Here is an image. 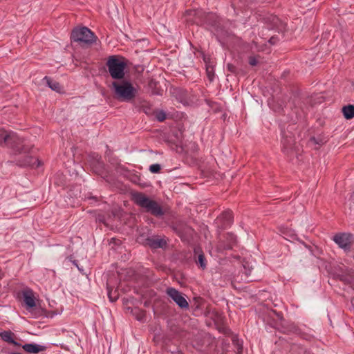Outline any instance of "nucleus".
I'll return each instance as SVG.
<instances>
[{"mask_svg":"<svg viewBox=\"0 0 354 354\" xmlns=\"http://www.w3.org/2000/svg\"><path fill=\"white\" fill-rule=\"evenodd\" d=\"M5 145L13 149L17 154L26 153L31 149V147L24 143V140L19 138L15 133L10 132L3 135Z\"/></svg>","mask_w":354,"mask_h":354,"instance_id":"nucleus-5","label":"nucleus"},{"mask_svg":"<svg viewBox=\"0 0 354 354\" xmlns=\"http://www.w3.org/2000/svg\"><path fill=\"white\" fill-rule=\"evenodd\" d=\"M112 87L115 99L120 102H133L136 99L138 90L127 80H122L120 82H113Z\"/></svg>","mask_w":354,"mask_h":354,"instance_id":"nucleus-3","label":"nucleus"},{"mask_svg":"<svg viewBox=\"0 0 354 354\" xmlns=\"http://www.w3.org/2000/svg\"><path fill=\"white\" fill-rule=\"evenodd\" d=\"M219 219L222 221L223 229L230 226L233 222V213L231 210L224 211L220 216Z\"/></svg>","mask_w":354,"mask_h":354,"instance_id":"nucleus-15","label":"nucleus"},{"mask_svg":"<svg viewBox=\"0 0 354 354\" xmlns=\"http://www.w3.org/2000/svg\"><path fill=\"white\" fill-rule=\"evenodd\" d=\"M30 150L26 153L19 154V156L15 159L16 164L19 167H32L37 163V167L39 166L40 162L38 159L34 158L30 154Z\"/></svg>","mask_w":354,"mask_h":354,"instance_id":"nucleus-9","label":"nucleus"},{"mask_svg":"<svg viewBox=\"0 0 354 354\" xmlns=\"http://www.w3.org/2000/svg\"><path fill=\"white\" fill-rule=\"evenodd\" d=\"M281 144L282 151L287 156H291L294 151L298 150V146L296 145L295 137L290 131L283 132Z\"/></svg>","mask_w":354,"mask_h":354,"instance_id":"nucleus-7","label":"nucleus"},{"mask_svg":"<svg viewBox=\"0 0 354 354\" xmlns=\"http://www.w3.org/2000/svg\"><path fill=\"white\" fill-rule=\"evenodd\" d=\"M145 244L152 249L165 248L167 245V241L157 236H149L145 239Z\"/></svg>","mask_w":354,"mask_h":354,"instance_id":"nucleus-13","label":"nucleus"},{"mask_svg":"<svg viewBox=\"0 0 354 354\" xmlns=\"http://www.w3.org/2000/svg\"><path fill=\"white\" fill-rule=\"evenodd\" d=\"M22 295L26 309L32 313L35 310L34 308L36 307L35 297L33 291L30 289H27L23 291Z\"/></svg>","mask_w":354,"mask_h":354,"instance_id":"nucleus-12","label":"nucleus"},{"mask_svg":"<svg viewBox=\"0 0 354 354\" xmlns=\"http://www.w3.org/2000/svg\"><path fill=\"white\" fill-rule=\"evenodd\" d=\"M296 347H297V346H296V345H292V346H291V348H291L290 351H295V348Z\"/></svg>","mask_w":354,"mask_h":354,"instance_id":"nucleus-35","label":"nucleus"},{"mask_svg":"<svg viewBox=\"0 0 354 354\" xmlns=\"http://www.w3.org/2000/svg\"><path fill=\"white\" fill-rule=\"evenodd\" d=\"M232 344L236 348V354H241L243 351V344L237 336L234 335L232 337Z\"/></svg>","mask_w":354,"mask_h":354,"instance_id":"nucleus-21","label":"nucleus"},{"mask_svg":"<svg viewBox=\"0 0 354 354\" xmlns=\"http://www.w3.org/2000/svg\"><path fill=\"white\" fill-rule=\"evenodd\" d=\"M342 112L346 120L353 119L354 118V105L348 104L344 106L342 109Z\"/></svg>","mask_w":354,"mask_h":354,"instance_id":"nucleus-18","label":"nucleus"},{"mask_svg":"<svg viewBox=\"0 0 354 354\" xmlns=\"http://www.w3.org/2000/svg\"><path fill=\"white\" fill-rule=\"evenodd\" d=\"M248 62L251 66H256L258 64V60L256 57L250 56L248 59Z\"/></svg>","mask_w":354,"mask_h":354,"instance_id":"nucleus-31","label":"nucleus"},{"mask_svg":"<svg viewBox=\"0 0 354 354\" xmlns=\"http://www.w3.org/2000/svg\"><path fill=\"white\" fill-rule=\"evenodd\" d=\"M96 36L87 27L74 28L71 34V41L78 42L81 45H91L96 41Z\"/></svg>","mask_w":354,"mask_h":354,"instance_id":"nucleus-4","label":"nucleus"},{"mask_svg":"<svg viewBox=\"0 0 354 354\" xmlns=\"http://www.w3.org/2000/svg\"><path fill=\"white\" fill-rule=\"evenodd\" d=\"M0 337L4 342L8 343L10 345L12 346L13 351H12L10 354H21L22 351L29 353H38L39 352H42L46 351V346L43 345L36 344H26L24 345H21L20 343L17 342L16 339H17L15 334L12 333L11 330H4L0 333Z\"/></svg>","mask_w":354,"mask_h":354,"instance_id":"nucleus-1","label":"nucleus"},{"mask_svg":"<svg viewBox=\"0 0 354 354\" xmlns=\"http://www.w3.org/2000/svg\"><path fill=\"white\" fill-rule=\"evenodd\" d=\"M161 170V166L159 164H153L149 166V171L152 174H158Z\"/></svg>","mask_w":354,"mask_h":354,"instance_id":"nucleus-24","label":"nucleus"},{"mask_svg":"<svg viewBox=\"0 0 354 354\" xmlns=\"http://www.w3.org/2000/svg\"><path fill=\"white\" fill-rule=\"evenodd\" d=\"M166 293L180 308H188L187 301L178 290L174 288H168Z\"/></svg>","mask_w":354,"mask_h":354,"instance_id":"nucleus-10","label":"nucleus"},{"mask_svg":"<svg viewBox=\"0 0 354 354\" xmlns=\"http://www.w3.org/2000/svg\"><path fill=\"white\" fill-rule=\"evenodd\" d=\"M333 241L345 251L350 250L354 241L353 236L350 233L337 234L333 236Z\"/></svg>","mask_w":354,"mask_h":354,"instance_id":"nucleus-8","label":"nucleus"},{"mask_svg":"<svg viewBox=\"0 0 354 354\" xmlns=\"http://www.w3.org/2000/svg\"><path fill=\"white\" fill-rule=\"evenodd\" d=\"M226 244L223 245L224 250H231L236 243V236L232 233H227L225 235Z\"/></svg>","mask_w":354,"mask_h":354,"instance_id":"nucleus-17","label":"nucleus"},{"mask_svg":"<svg viewBox=\"0 0 354 354\" xmlns=\"http://www.w3.org/2000/svg\"><path fill=\"white\" fill-rule=\"evenodd\" d=\"M196 263L200 265V267L205 270L207 267L206 259L203 253H201L198 256V259L196 261Z\"/></svg>","mask_w":354,"mask_h":354,"instance_id":"nucleus-22","label":"nucleus"},{"mask_svg":"<svg viewBox=\"0 0 354 354\" xmlns=\"http://www.w3.org/2000/svg\"><path fill=\"white\" fill-rule=\"evenodd\" d=\"M226 68L229 72L233 74H236L238 73L236 67L232 64L228 63L226 66Z\"/></svg>","mask_w":354,"mask_h":354,"instance_id":"nucleus-28","label":"nucleus"},{"mask_svg":"<svg viewBox=\"0 0 354 354\" xmlns=\"http://www.w3.org/2000/svg\"><path fill=\"white\" fill-rule=\"evenodd\" d=\"M218 330L220 333L225 335H230L232 334L230 328L224 325L218 326Z\"/></svg>","mask_w":354,"mask_h":354,"instance_id":"nucleus-23","label":"nucleus"},{"mask_svg":"<svg viewBox=\"0 0 354 354\" xmlns=\"http://www.w3.org/2000/svg\"><path fill=\"white\" fill-rule=\"evenodd\" d=\"M117 216H118L117 211L113 209V210L111 211V212H109L107 214L106 218L108 219V221H109V220H112L113 218H114Z\"/></svg>","mask_w":354,"mask_h":354,"instance_id":"nucleus-30","label":"nucleus"},{"mask_svg":"<svg viewBox=\"0 0 354 354\" xmlns=\"http://www.w3.org/2000/svg\"><path fill=\"white\" fill-rule=\"evenodd\" d=\"M44 81L46 82V84L53 91L56 92H60L62 87L59 82L53 80L50 77L48 76H45L43 79Z\"/></svg>","mask_w":354,"mask_h":354,"instance_id":"nucleus-19","label":"nucleus"},{"mask_svg":"<svg viewBox=\"0 0 354 354\" xmlns=\"http://www.w3.org/2000/svg\"><path fill=\"white\" fill-rule=\"evenodd\" d=\"M69 259H70V260L73 262V264H74V265H75V266L78 268V270H79L80 271H82V270L80 268H79V266H78V265H77V261L76 260L72 261V260H71V259H72V257H69Z\"/></svg>","mask_w":354,"mask_h":354,"instance_id":"nucleus-33","label":"nucleus"},{"mask_svg":"<svg viewBox=\"0 0 354 354\" xmlns=\"http://www.w3.org/2000/svg\"><path fill=\"white\" fill-rule=\"evenodd\" d=\"M97 220L100 222L104 223L105 225H109L108 219L106 218V216L104 214H98L97 216Z\"/></svg>","mask_w":354,"mask_h":354,"instance_id":"nucleus-29","label":"nucleus"},{"mask_svg":"<svg viewBox=\"0 0 354 354\" xmlns=\"http://www.w3.org/2000/svg\"><path fill=\"white\" fill-rule=\"evenodd\" d=\"M341 280H342V281H346V282H349L347 279H345V278H344L343 277L341 278Z\"/></svg>","mask_w":354,"mask_h":354,"instance_id":"nucleus-36","label":"nucleus"},{"mask_svg":"<svg viewBox=\"0 0 354 354\" xmlns=\"http://www.w3.org/2000/svg\"><path fill=\"white\" fill-rule=\"evenodd\" d=\"M133 103L136 108L138 109L140 111H143L147 115H150L153 112L151 104L145 100L138 97Z\"/></svg>","mask_w":354,"mask_h":354,"instance_id":"nucleus-14","label":"nucleus"},{"mask_svg":"<svg viewBox=\"0 0 354 354\" xmlns=\"http://www.w3.org/2000/svg\"><path fill=\"white\" fill-rule=\"evenodd\" d=\"M243 272L245 275V279L248 281H255V277L252 275L254 268L248 261H244L243 263Z\"/></svg>","mask_w":354,"mask_h":354,"instance_id":"nucleus-16","label":"nucleus"},{"mask_svg":"<svg viewBox=\"0 0 354 354\" xmlns=\"http://www.w3.org/2000/svg\"><path fill=\"white\" fill-rule=\"evenodd\" d=\"M156 118L159 122H163L166 119V113L163 111H159L156 113Z\"/></svg>","mask_w":354,"mask_h":354,"instance_id":"nucleus-26","label":"nucleus"},{"mask_svg":"<svg viewBox=\"0 0 354 354\" xmlns=\"http://www.w3.org/2000/svg\"><path fill=\"white\" fill-rule=\"evenodd\" d=\"M273 22L275 25L277 24L278 22H280L279 19L277 17H273Z\"/></svg>","mask_w":354,"mask_h":354,"instance_id":"nucleus-34","label":"nucleus"},{"mask_svg":"<svg viewBox=\"0 0 354 354\" xmlns=\"http://www.w3.org/2000/svg\"><path fill=\"white\" fill-rule=\"evenodd\" d=\"M326 139L324 136H319L317 137L312 136L309 139V143L311 145H317L322 146L326 142Z\"/></svg>","mask_w":354,"mask_h":354,"instance_id":"nucleus-20","label":"nucleus"},{"mask_svg":"<svg viewBox=\"0 0 354 354\" xmlns=\"http://www.w3.org/2000/svg\"><path fill=\"white\" fill-rule=\"evenodd\" d=\"M108 290V297L109 300L111 302L115 301L118 299V295L116 294V291L114 292V294L112 293V291L110 290L109 287L107 288Z\"/></svg>","mask_w":354,"mask_h":354,"instance_id":"nucleus-27","label":"nucleus"},{"mask_svg":"<svg viewBox=\"0 0 354 354\" xmlns=\"http://www.w3.org/2000/svg\"><path fill=\"white\" fill-rule=\"evenodd\" d=\"M111 77L114 80H122L124 77L126 64L117 58L116 56H110L106 63Z\"/></svg>","mask_w":354,"mask_h":354,"instance_id":"nucleus-6","label":"nucleus"},{"mask_svg":"<svg viewBox=\"0 0 354 354\" xmlns=\"http://www.w3.org/2000/svg\"><path fill=\"white\" fill-rule=\"evenodd\" d=\"M206 72H207V77H208V79L209 80V81H211V82L213 81L214 77L213 67L211 66H207L206 68Z\"/></svg>","mask_w":354,"mask_h":354,"instance_id":"nucleus-25","label":"nucleus"},{"mask_svg":"<svg viewBox=\"0 0 354 354\" xmlns=\"http://www.w3.org/2000/svg\"><path fill=\"white\" fill-rule=\"evenodd\" d=\"M278 41V38L277 37H271L269 39V42L271 44H275Z\"/></svg>","mask_w":354,"mask_h":354,"instance_id":"nucleus-32","label":"nucleus"},{"mask_svg":"<svg viewBox=\"0 0 354 354\" xmlns=\"http://www.w3.org/2000/svg\"><path fill=\"white\" fill-rule=\"evenodd\" d=\"M134 203L142 208L145 212L157 218L162 217L165 214L161 205L156 201L150 198L142 192H136L132 194Z\"/></svg>","mask_w":354,"mask_h":354,"instance_id":"nucleus-2","label":"nucleus"},{"mask_svg":"<svg viewBox=\"0 0 354 354\" xmlns=\"http://www.w3.org/2000/svg\"><path fill=\"white\" fill-rule=\"evenodd\" d=\"M277 317L279 318L282 317L281 313H277Z\"/></svg>","mask_w":354,"mask_h":354,"instance_id":"nucleus-37","label":"nucleus"},{"mask_svg":"<svg viewBox=\"0 0 354 354\" xmlns=\"http://www.w3.org/2000/svg\"><path fill=\"white\" fill-rule=\"evenodd\" d=\"M283 331L287 334H295L303 339H310V336L301 331V328H299L297 325L294 323H286L282 326Z\"/></svg>","mask_w":354,"mask_h":354,"instance_id":"nucleus-11","label":"nucleus"}]
</instances>
